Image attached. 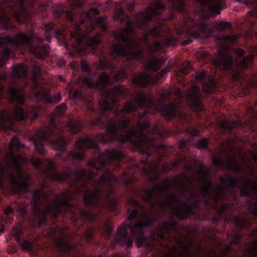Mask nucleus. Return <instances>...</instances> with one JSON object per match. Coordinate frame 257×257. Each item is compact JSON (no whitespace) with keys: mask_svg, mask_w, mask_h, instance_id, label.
<instances>
[{"mask_svg":"<svg viewBox=\"0 0 257 257\" xmlns=\"http://www.w3.org/2000/svg\"><path fill=\"white\" fill-rule=\"evenodd\" d=\"M111 47V59L108 60L105 56L99 58L95 63L98 70L109 71L113 74L112 78L106 72H103L95 79L91 72L88 63L84 60L81 62L82 71L87 73L83 80L85 90H75L73 92L74 100L82 103L86 109L95 115L91 119L92 124L105 130L106 134L98 133L93 138L86 136L77 139L74 144L76 149L80 152L69 151L67 157L79 161L85 158V151L88 149H95L98 157L94 161L101 166L106 165V162H117L122 165L127 163L125 167H139V165L131 158L126 157L122 152L116 148L106 149L101 152L97 143L106 144L116 141L121 146L128 142L136 149L152 143V140L148 138L145 132L156 133L160 136L167 134L166 131L161 132L158 123L152 126L148 115H152L159 112L167 120L175 119L185 120V112L180 111L175 102L167 104H155L154 98L149 97L143 91L136 94L134 100L132 99L134 93L122 85H116L110 88L108 87L117 82L127 78L125 62L118 65L122 56L113 59ZM94 165V162H89Z\"/></svg>","mask_w":257,"mask_h":257,"instance_id":"f257e3e1","label":"nucleus"},{"mask_svg":"<svg viewBox=\"0 0 257 257\" xmlns=\"http://www.w3.org/2000/svg\"><path fill=\"white\" fill-rule=\"evenodd\" d=\"M19 139L13 137L10 144L9 164L17 171L11 170L7 174L13 192L16 194H21L30 192L32 193V203L35 209H39L41 215L39 225L47 222L48 216L56 218L59 214L70 215L74 225L79 227L78 221L82 223H93L96 221L99 214L102 213L105 207L114 211L117 207V201L115 194L114 185L117 184V177L113 172L117 171V162H106L105 167L98 163L90 165L89 162H94L98 155L93 149V157L87 162V165L102 172L103 174L99 179L95 180L96 173L89 169L77 168L72 170L68 167L62 173L57 171L54 162L48 159V168L45 171L47 177L54 181H68L69 189L65 190L61 198L53 200L52 204L47 205L44 209L41 208L42 199L49 200V194L43 190H32V176L22 170L21 163L22 157L16 155L14 149L18 150L24 148Z\"/></svg>","mask_w":257,"mask_h":257,"instance_id":"f03ea898","label":"nucleus"},{"mask_svg":"<svg viewBox=\"0 0 257 257\" xmlns=\"http://www.w3.org/2000/svg\"><path fill=\"white\" fill-rule=\"evenodd\" d=\"M158 125L161 132L166 131L167 134L160 136L157 134L148 132L147 131L145 134L148 138L152 140V143L146 144L140 149H136L133 146H131L134 151L139 152L144 156V160L141 162L145 167L142 169V173L148 178L150 182L155 184L154 190L160 194L168 195V197L165 201L161 202L158 199V206L161 208H171L173 214L180 220H186L190 216L196 214L195 210L199 208L201 203L197 193L186 186L187 182L192 183L190 180L184 178L182 174L181 180L176 176L174 180L166 179L161 184L158 185L156 184V181L160 176L158 165L155 164L154 165L147 166L149 164V157L154 154H158L159 150L165 148L164 144L156 141L157 138L163 140L164 138L172 135V132L165 128L163 125L158 124Z\"/></svg>","mask_w":257,"mask_h":257,"instance_id":"7ed1b4c3","label":"nucleus"},{"mask_svg":"<svg viewBox=\"0 0 257 257\" xmlns=\"http://www.w3.org/2000/svg\"><path fill=\"white\" fill-rule=\"evenodd\" d=\"M127 204L135 208H127V219L129 223H123L117 228L115 234H113L114 227L108 221L101 223L96 221L95 226L88 225L83 232V237L88 243L93 242L92 239L97 232L100 234H106V237L113 241L111 243V247L114 248L115 244H119L122 246L130 248L133 245V240L135 239L138 247L145 244L147 238L145 235V228L153 227L154 223L160 217L157 214L155 216L148 214L144 206L140 201L134 197L127 200Z\"/></svg>","mask_w":257,"mask_h":257,"instance_id":"20e7f679","label":"nucleus"},{"mask_svg":"<svg viewBox=\"0 0 257 257\" xmlns=\"http://www.w3.org/2000/svg\"><path fill=\"white\" fill-rule=\"evenodd\" d=\"M134 32L132 27L118 32H113L114 38L118 43L112 46V56L113 59L122 56L124 61H126L125 66L127 67V77L128 72L133 76L132 83L136 87L145 88L160 80L168 73L170 69H162L154 78L149 74V71L156 72L159 70L161 66V61L156 58L152 60L145 59L143 48L137 40L130 36V34Z\"/></svg>","mask_w":257,"mask_h":257,"instance_id":"39448f33","label":"nucleus"},{"mask_svg":"<svg viewBox=\"0 0 257 257\" xmlns=\"http://www.w3.org/2000/svg\"><path fill=\"white\" fill-rule=\"evenodd\" d=\"M238 36L236 35L218 37L217 40L227 52L219 50L214 57L210 54L203 53L205 62L209 61L214 67L215 72L218 71L228 76L232 81L239 83L241 86L245 80L243 75L244 70L249 69L253 61L254 55L250 54L244 56L245 51L240 48L233 49L237 42Z\"/></svg>","mask_w":257,"mask_h":257,"instance_id":"423d86ee","label":"nucleus"},{"mask_svg":"<svg viewBox=\"0 0 257 257\" xmlns=\"http://www.w3.org/2000/svg\"><path fill=\"white\" fill-rule=\"evenodd\" d=\"M67 109L66 104L62 103L56 106L49 121V126L42 131H39L34 138L33 143L35 151L40 154L45 153L43 143L50 144L54 149L62 153L66 152V147L69 142L65 138L64 128L63 124L58 125L56 117L63 116L65 110Z\"/></svg>","mask_w":257,"mask_h":257,"instance_id":"0eeeda50","label":"nucleus"},{"mask_svg":"<svg viewBox=\"0 0 257 257\" xmlns=\"http://www.w3.org/2000/svg\"><path fill=\"white\" fill-rule=\"evenodd\" d=\"M184 16L183 21L175 26V29L179 37L188 38L183 41V45H187L192 42V39H208L214 35L213 28L205 23L197 24L189 16L187 10L184 12H179Z\"/></svg>","mask_w":257,"mask_h":257,"instance_id":"6e6552de","label":"nucleus"},{"mask_svg":"<svg viewBox=\"0 0 257 257\" xmlns=\"http://www.w3.org/2000/svg\"><path fill=\"white\" fill-rule=\"evenodd\" d=\"M225 176H220L219 179L224 186L232 189L238 188L241 197H247L248 204V209L253 215L254 218L257 219V183L250 179H242L243 184H239L237 179L228 173Z\"/></svg>","mask_w":257,"mask_h":257,"instance_id":"1a4fd4ad","label":"nucleus"},{"mask_svg":"<svg viewBox=\"0 0 257 257\" xmlns=\"http://www.w3.org/2000/svg\"><path fill=\"white\" fill-rule=\"evenodd\" d=\"M175 93L180 101L185 99L194 111L200 112L204 110V106L202 102V96L199 85L195 84L191 85L188 91L185 93L183 92L180 88H176Z\"/></svg>","mask_w":257,"mask_h":257,"instance_id":"9d476101","label":"nucleus"},{"mask_svg":"<svg viewBox=\"0 0 257 257\" xmlns=\"http://www.w3.org/2000/svg\"><path fill=\"white\" fill-rule=\"evenodd\" d=\"M60 234L61 237H57L55 232L53 234L54 245L56 251V255L53 257H73L76 244L69 240L64 230H60Z\"/></svg>","mask_w":257,"mask_h":257,"instance_id":"9b49d317","label":"nucleus"},{"mask_svg":"<svg viewBox=\"0 0 257 257\" xmlns=\"http://www.w3.org/2000/svg\"><path fill=\"white\" fill-rule=\"evenodd\" d=\"M195 80L202 85V89L206 94L213 92L217 87V83L212 75L208 74L207 71L202 70L195 73Z\"/></svg>","mask_w":257,"mask_h":257,"instance_id":"f8f14e48","label":"nucleus"},{"mask_svg":"<svg viewBox=\"0 0 257 257\" xmlns=\"http://www.w3.org/2000/svg\"><path fill=\"white\" fill-rule=\"evenodd\" d=\"M230 215L231 216L229 217L228 219H232L233 220L236 232L232 242L235 245H238L240 243V241L242 237V229L243 228L249 229L252 225V222L250 219L246 218L235 216L231 214Z\"/></svg>","mask_w":257,"mask_h":257,"instance_id":"ddd939ff","label":"nucleus"},{"mask_svg":"<svg viewBox=\"0 0 257 257\" xmlns=\"http://www.w3.org/2000/svg\"><path fill=\"white\" fill-rule=\"evenodd\" d=\"M226 192V189L221 186H219L215 191V202H214V209L218 217L221 219L223 216L226 217L227 212L230 208V204L223 203L220 206H218V202L221 200L224 196Z\"/></svg>","mask_w":257,"mask_h":257,"instance_id":"4468645a","label":"nucleus"},{"mask_svg":"<svg viewBox=\"0 0 257 257\" xmlns=\"http://www.w3.org/2000/svg\"><path fill=\"white\" fill-rule=\"evenodd\" d=\"M211 161L217 171L223 166L225 170L233 171L235 174H238L243 170L242 167L236 163L235 159L230 158L224 161L219 158L213 157Z\"/></svg>","mask_w":257,"mask_h":257,"instance_id":"2eb2a0df","label":"nucleus"},{"mask_svg":"<svg viewBox=\"0 0 257 257\" xmlns=\"http://www.w3.org/2000/svg\"><path fill=\"white\" fill-rule=\"evenodd\" d=\"M199 173L202 176L201 180L205 185L201 187V192L202 194L206 197L212 194L211 189L212 188V184L209 180V177L211 175V170L201 163L199 165Z\"/></svg>","mask_w":257,"mask_h":257,"instance_id":"dca6fc26","label":"nucleus"},{"mask_svg":"<svg viewBox=\"0 0 257 257\" xmlns=\"http://www.w3.org/2000/svg\"><path fill=\"white\" fill-rule=\"evenodd\" d=\"M201 6L217 15L220 14L225 5L224 0H197Z\"/></svg>","mask_w":257,"mask_h":257,"instance_id":"f3484780","label":"nucleus"},{"mask_svg":"<svg viewBox=\"0 0 257 257\" xmlns=\"http://www.w3.org/2000/svg\"><path fill=\"white\" fill-rule=\"evenodd\" d=\"M178 225L177 221L171 218L169 222L164 221L162 224V228L160 229L158 235L162 240L166 238V234L170 235L173 232H177V227Z\"/></svg>","mask_w":257,"mask_h":257,"instance_id":"a211bd4d","label":"nucleus"},{"mask_svg":"<svg viewBox=\"0 0 257 257\" xmlns=\"http://www.w3.org/2000/svg\"><path fill=\"white\" fill-rule=\"evenodd\" d=\"M12 234L23 250L29 251L32 249L30 239L23 238L24 233L21 228L14 227L12 230Z\"/></svg>","mask_w":257,"mask_h":257,"instance_id":"6ab92c4d","label":"nucleus"},{"mask_svg":"<svg viewBox=\"0 0 257 257\" xmlns=\"http://www.w3.org/2000/svg\"><path fill=\"white\" fill-rule=\"evenodd\" d=\"M242 122L240 120L230 121L228 119H224L219 123V126L221 130L225 134H230L234 128L241 126Z\"/></svg>","mask_w":257,"mask_h":257,"instance_id":"aec40b11","label":"nucleus"},{"mask_svg":"<svg viewBox=\"0 0 257 257\" xmlns=\"http://www.w3.org/2000/svg\"><path fill=\"white\" fill-rule=\"evenodd\" d=\"M179 242L181 245V247L184 249L182 255L180 257H198L199 253L198 252L193 251L191 249L192 243L190 241L187 243H186L185 241L182 240H179ZM167 257H175L172 253H170L168 255Z\"/></svg>","mask_w":257,"mask_h":257,"instance_id":"412c9836","label":"nucleus"},{"mask_svg":"<svg viewBox=\"0 0 257 257\" xmlns=\"http://www.w3.org/2000/svg\"><path fill=\"white\" fill-rule=\"evenodd\" d=\"M188 131L190 134L189 138L186 139H183L179 142V147L181 149H185L188 150L191 145L193 138L197 137L199 133V131L196 128L189 129Z\"/></svg>","mask_w":257,"mask_h":257,"instance_id":"4be33fe9","label":"nucleus"},{"mask_svg":"<svg viewBox=\"0 0 257 257\" xmlns=\"http://www.w3.org/2000/svg\"><path fill=\"white\" fill-rule=\"evenodd\" d=\"M138 191L142 197L143 200L146 203H148L152 208L155 206L153 200L155 199L154 192L151 189H142L138 188Z\"/></svg>","mask_w":257,"mask_h":257,"instance_id":"5701e85b","label":"nucleus"},{"mask_svg":"<svg viewBox=\"0 0 257 257\" xmlns=\"http://www.w3.org/2000/svg\"><path fill=\"white\" fill-rule=\"evenodd\" d=\"M67 127L72 135L77 134L81 131L82 123L79 120L70 119L67 123Z\"/></svg>","mask_w":257,"mask_h":257,"instance_id":"b1692460","label":"nucleus"},{"mask_svg":"<svg viewBox=\"0 0 257 257\" xmlns=\"http://www.w3.org/2000/svg\"><path fill=\"white\" fill-rule=\"evenodd\" d=\"M171 5L172 10L184 12L187 10V7L184 0H167Z\"/></svg>","mask_w":257,"mask_h":257,"instance_id":"393cba45","label":"nucleus"},{"mask_svg":"<svg viewBox=\"0 0 257 257\" xmlns=\"http://www.w3.org/2000/svg\"><path fill=\"white\" fill-rule=\"evenodd\" d=\"M42 98L44 101L48 103H57L62 99V96L60 93L52 96L49 92L45 91L42 93Z\"/></svg>","mask_w":257,"mask_h":257,"instance_id":"a878e982","label":"nucleus"},{"mask_svg":"<svg viewBox=\"0 0 257 257\" xmlns=\"http://www.w3.org/2000/svg\"><path fill=\"white\" fill-rule=\"evenodd\" d=\"M240 3L244 4L254 11H250V15L257 18V0H237Z\"/></svg>","mask_w":257,"mask_h":257,"instance_id":"bb28decb","label":"nucleus"},{"mask_svg":"<svg viewBox=\"0 0 257 257\" xmlns=\"http://www.w3.org/2000/svg\"><path fill=\"white\" fill-rule=\"evenodd\" d=\"M209 145V141L206 138H202L197 140L195 142V146L200 150L207 149Z\"/></svg>","mask_w":257,"mask_h":257,"instance_id":"cd10ccee","label":"nucleus"},{"mask_svg":"<svg viewBox=\"0 0 257 257\" xmlns=\"http://www.w3.org/2000/svg\"><path fill=\"white\" fill-rule=\"evenodd\" d=\"M244 257H257V240L253 242L252 248L247 249Z\"/></svg>","mask_w":257,"mask_h":257,"instance_id":"c85d7f7f","label":"nucleus"},{"mask_svg":"<svg viewBox=\"0 0 257 257\" xmlns=\"http://www.w3.org/2000/svg\"><path fill=\"white\" fill-rule=\"evenodd\" d=\"M201 193L202 194V195H203V197L204 198V204L208 207L209 208V209L211 210H212L214 209V207L213 206H214V203H213V204H212L211 203V201L210 200L208 199V197H211L213 198V199L214 200V202H215V193H213V192H212V194L211 195H208L206 197H205V196L202 194V192L201 191Z\"/></svg>","mask_w":257,"mask_h":257,"instance_id":"c756f323","label":"nucleus"},{"mask_svg":"<svg viewBox=\"0 0 257 257\" xmlns=\"http://www.w3.org/2000/svg\"><path fill=\"white\" fill-rule=\"evenodd\" d=\"M217 29L219 32H224L225 29H230L231 27V24L229 22H220L216 26Z\"/></svg>","mask_w":257,"mask_h":257,"instance_id":"7c9ffc66","label":"nucleus"},{"mask_svg":"<svg viewBox=\"0 0 257 257\" xmlns=\"http://www.w3.org/2000/svg\"><path fill=\"white\" fill-rule=\"evenodd\" d=\"M32 163L34 167L37 170H41L42 169L43 162L40 158L33 157L32 159Z\"/></svg>","mask_w":257,"mask_h":257,"instance_id":"2f4dec72","label":"nucleus"},{"mask_svg":"<svg viewBox=\"0 0 257 257\" xmlns=\"http://www.w3.org/2000/svg\"><path fill=\"white\" fill-rule=\"evenodd\" d=\"M191 70V66L189 64H187L186 65H183L182 67L180 70V73L183 75H188Z\"/></svg>","mask_w":257,"mask_h":257,"instance_id":"473e14b6","label":"nucleus"},{"mask_svg":"<svg viewBox=\"0 0 257 257\" xmlns=\"http://www.w3.org/2000/svg\"><path fill=\"white\" fill-rule=\"evenodd\" d=\"M255 144L257 146V133H255ZM251 157H252V160L254 161V162L255 163V164H257V151L256 152H252V154H251Z\"/></svg>","mask_w":257,"mask_h":257,"instance_id":"72a5a7b5","label":"nucleus"},{"mask_svg":"<svg viewBox=\"0 0 257 257\" xmlns=\"http://www.w3.org/2000/svg\"><path fill=\"white\" fill-rule=\"evenodd\" d=\"M3 174H5V173L4 172ZM4 174L0 175V189L1 190H4L7 188V187L5 185V180H4Z\"/></svg>","mask_w":257,"mask_h":257,"instance_id":"f704fd0d","label":"nucleus"},{"mask_svg":"<svg viewBox=\"0 0 257 257\" xmlns=\"http://www.w3.org/2000/svg\"><path fill=\"white\" fill-rule=\"evenodd\" d=\"M164 43L166 46L173 45L174 43V38L171 37L165 39Z\"/></svg>","mask_w":257,"mask_h":257,"instance_id":"c9c22d12","label":"nucleus"},{"mask_svg":"<svg viewBox=\"0 0 257 257\" xmlns=\"http://www.w3.org/2000/svg\"><path fill=\"white\" fill-rule=\"evenodd\" d=\"M234 249L231 245L226 244L224 247V253L226 255L228 253L233 251Z\"/></svg>","mask_w":257,"mask_h":257,"instance_id":"e433bc0d","label":"nucleus"},{"mask_svg":"<svg viewBox=\"0 0 257 257\" xmlns=\"http://www.w3.org/2000/svg\"><path fill=\"white\" fill-rule=\"evenodd\" d=\"M33 110H34L33 118L34 119H36L38 117L39 108L37 106H35L33 108Z\"/></svg>","mask_w":257,"mask_h":257,"instance_id":"4c0bfd02","label":"nucleus"},{"mask_svg":"<svg viewBox=\"0 0 257 257\" xmlns=\"http://www.w3.org/2000/svg\"><path fill=\"white\" fill-rule=\"evenodd\" d=\"M171 169V167L168 165H165L163 167V170L165 172H168Z\"/></svg>","mask_w":257,"mask_h":257,"instance_id":"58836bf2","label":"nucleus"},{"mask_svg":"<svg viewBox=\"0 0 257 257\" xmlns=\"http://www.w3.org/2000/svg\"><path fill=\"white\" fill-rule=\"evenodd\" d=\"M155 45L156 46L157 49H160L162 48V44L159 41H156L155 42Z\"/></svg>","mask_w":257,"mask_h":257,"instance_id":"ea45409f","label":"nucleus"},{"mask_svg":"<svg viewBox=\"0 0 257 257\" xmlns=\"http://www.w3.org/2000/svg\"><path fill=\"white\" fill-rule=\"evenodd\" d=\"M250 86H257V75L255 76V80L250 82Z\"/></svg>","mask_w":257,"mask_h":257,"instance_id":"a19ab883","label":"nucleus"},{"mask_svg":"<svg viewBox=\"0 0 257 257\" xmlns=\"http://www.w3.org/2000/svg\"><path fill=\"white\" fill-rule=\"evenodd\" d=\"M78 2L76 4L77 5V7H78L79 8H83V7H84V3L83 2H79L80 0H78Z\"/></svg>","mask_w":257,"mask_h":257,"instance_id":"79ce46f5","label":"nucleus"},{"mask_svg":"<svg viewBox=\"0 0 257 257\" xmlns=\"http://www.w3.org/2000/svg\"><path fill=\"white\" fill-rule=\"evenodd\" d=\"M163 97L168 98L169 97L170 94L167 93H163Z\"/></svg>","mask_w":257,"mask_h":257,"instance_id":"37998d69","label":"nucleus"},{"mask_svg":"<svg viewBox=\"0 0 257 257\" xmlns=\"http://www.w3.org/2000/svg\"><path fill=\"white\" fill-rule=\"evenodd\" d=\"M250 174L251 176L254 175V172L253 169L250 170Z\"/></svg>","mask_w":257,"mask_h":257,"instance_id":"c03bdc74","label":"nucleus"},{"mask_svg":"<svg viewBox=\"0 0 257 257\" xmlns=\"http://www.w3.org/2000/svg\"><path fill=\"white\" fill-rule=\"evenodd\" d=\"M160 213H161L162 216H164L166 214V212L164 210L160 211Z\"/></svg>","mask_w":257,"mask_h":257,"instance_id":"a18cd8bd","label":"nucleus"},{"mask_svg":"<svg viewBox=\"0 0 257 257\" xmlns=\"http://www.w3.org/2000/svg\"><path fill=\"white\" fill-rule=\"evenodd\" d=\"M136 189H136L135 187H134V186H133V187H132V190L134 192H136Z\"/></svg>","mask_w":257,"mask_h":257,"instance_id":"49530a36","label":"nucleus"},{"mask_svg":"<svg viewBox=\"0 0 257 257\" xmlns=\"http://www.w3.org/2000/svg\"><path fill=\"white\" fill-rule=\"evenodd\" d=\"M51 195H52L54 193V191L52 189H50Z\"/></svg>","mask_w":257,"mask_h":257,"instance_id":"de8ad7c7","label":"nucleus"},{"mask_svg":"<svg viewBox=\"0 0 257 257\" xmlns=\"http://www.w3.org/2000/svg\"><path fill=\"white\" fill-rule=\"evenodd\" d=\"M173 165H174V167H177V166H178V163H174L173 164Z\"/></svg>","mask_w":257,"mask_h":257,"instance_id":"09e8293b","label":"nucleus"},{"mask_svg":"<svg viewBox=\"0 0 257 257\" xmlns=\"http://www.w3.org/2000/svg\"><path fill=\"white\" fill-rule=\"evenodd\" d=\"M47 186V184L46 183L43 184V188H44L45 186Z\"/></svg>","mask_w":257,"mask_h":257,"instance_id":"8fccbe9b","label":"nucleus"},{"mask_svg":"<svg viewBox=\"0 0 257 257\" xmlns=\"http://www.w3.org/2000/svg\"><path fill=\"white\" fill-rule=\"evenodd\" d=\"M234 198L235 199H237V196L236 194H234Z\"/></svg>","mask_w":257,"mask_h":257,"instance_id":"3c124183","label":"nucleus"},{"mask_svg":"<svg viewBox=\"0 0 257 257\" xmlns=\"http://www.w3.org/2000/svg\"><path fill=\"white\" fill-rule=\"evenodd\" d=\"M214 221L217 222V219L216 218H214Z\"/></svg>","mask_w":257,"mask_h":257,"instance_id":"603ef678","label":"nucleus"},{"mask_svg":"<svg viewBox=\"0 0 257 257\" xmlns=\"http://www.w3.org/2000/svg\"><path fill=\"white\" fill-rule=\"evenodd\" d=\"M22 211H23V212H25V210H24L23 209H22Z\"/></svg>","mask_w":257,"mask_h":257,"instance_id":"864d4df0","label":"nucleus"},{"mask_svg":"<svg viewBox=\"0 0 257 257\" xmlns=\"http://www.w3.org/2000/svg\"><path fill=\"white\" fill-rule=\"evenodd\" d=\"M99 257H101V256H99Z\"/></svg>","mask_w":257,"mask_h":257,"instance_id":"5fc2aeb1","label":"nucleus"},{"mask_svg":"<svg viewBox=\"0 0 257 257\" xmlns=\"http://www.w3.org/2000/svg\"><path fill=\"white\" fill-rule=\"evenodd\" d=\"M32 31H34L33 30H32Z\"/></svg>","mask_w":257,"mask_h":257,"instance_id":"6e6d98bb","label":"nucleus"}]
</instances>
